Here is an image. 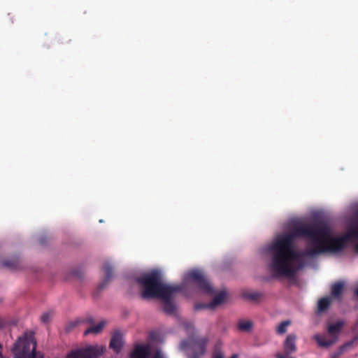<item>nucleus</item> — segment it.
I'll return each instance as SVG.
<instances>
[{
    "label": "nucleus",
    "instance_id": "obj_9",
    "mask_svg": "<svg viewBox=\"0 0 358 358\" xmlns=\"http://www.w3.org/2000/svg\"><path fill=\"white\" fill-rule=\"evenodd\" d=\"M151 349L148 344H136L130 352L129 358H149Z\"/></svg>",
    "mask_w": 358,
    "mask_h": 358
},
{
    "label": "nucleus",
    "instance_id": "obj_8",
    "mask_svg": "<svg viewBox=\"0 0 358 358\" xmlns=\"http://www.w3.org/2000/svg\"><path fill=\"white\" fill-rule=\"evenodd\" d=\"M183 287L182 285H174L173 287L170 289L169 294L166 297H159L164 302V311L169 315L174 314L176 310V306L174 303L171 301V299L173 294L178 292L182 290Z\"/></svg>",
    "mask_w": 358,
    "mask_h": 358
},
{
    "label": "nucleus",
    "instance_id": "obj_4",
    "mask_svg": "<svg viewBox=\"0 0 358 358\" xmlns=\"http://www.w3.org/2000/svg\"><path fill=\"white\" fill-rule=\"evenodd\" d=\"M36 342L32 332H26L15 343L13 353L15 358H43L41 355L36 357Z\"/></svg>",
    "mask_w": 358,
    "mask_h": 358
},
{
    "label": "nucleus",
    "instance_id": "obj_5",
    "mask_svg": "<svg viewBox=\"0 0 358 358\" xmlns=\"http://www.w3.org/2000/svg\"><path fill=\"white\" fill-rule=\"evenodd\" d=\"M185 283H192L196 285L197 288L203 294L213 295L215 292L210 282L205 277L203 273L199 270H192L187 272L185 275Z\"/></svg>",
    "mask_w": 358,
    "mask_h": 358
},
{
    "label": "nucleus",
    "instance_id": "obj_22",
    "mask_svg": "<svg viewBox=\"0 0 358 358\" xmlns=\"http://www.w3.org/2000/svg\"><path fill=\"white\" fill-rule=\"evenodd\" d=\"M41 320L42 322L43 323H48L50 322V313H44L41 317Z\"/></svg>",
    "mask_w": 358,
    "mask_h": 358
},
{
    "label": "nucleus",
    "instance_id": "obj_2",
    "mask_svg": "<svg viewBox=\"0 0 358 358\" xmlns=\"http://www.w3.org/2000/svg\"><path fill=\"white\" fill-rule=\"evenodd\" d=\"M136 282L143 287L141 297L143 299L166 297L174 286L163 283L161 272L156 269L141 275L136 278Z\"/></svg>",
    "mask_w": 358,
    "mask_h": 358
},
{
    "label": "nucleus",
    "instance_id": "obj_18",
    "mask_svg": "<svg viewBox=\"0 0 358 358\" xmlns=\"http://www.w3.org/2000/svg\"><path fill=\"white\" fill-rule=\"evenodd\" d=\"M243 296L250 301H257L263 298L264 294L258 292H248L244 293Z\"/></svg>",
    "mask_w": 358,
    "mask_h": 358
},
{
    "label": "nucleus",
    "instance_id": "obj_15",
    "mask_svg": "<svg viewBox=\"0 0 358 358\" xmlns=\"http://www.w3.org/2000/svg\"><path fill=\"white\" fill-rule=\"evenodd\" d=\"M252 327V322L250 320H240L237 323V328L241 331H249Z\"/></svg>",
    "mask_w": 358,
    "mask_h": 358
},
{
    "label": "nucleus",
    "instance_id": "obj_7",
    "mask_svg": "<svg viewBox=\"0 0 358 358\" xmlns=\"http://www.w3.org/2000/svg\"><path fill=\"white\" fill-rule=\"evenodd\" d=\"M103 353V349L99 347L90 346L70 352L67 358H98Z\"/></svg>",
    "mask_w": 358,
    "mask_h": 358
},
{
    "label": "nucleus",
    "instance_id": "obj_17",
    "mask_svg": "<svg viewBox=\"0 0 358 358\" xmlns=\"http://www.w3.org/2000/svg\"><path fill=\"white\" fill-rule=\"evenodd\" d=\"M343 286V283L341 282L334 283L331 288L332 296L334 297H339L342 294Z\"/></svg>",
    "mask_w": 358,
    "mask_h": 358
},
{
    "label": "nucleus",
    "instance_id": "obj_24",
    "mask_svg": "<svg viewBox=\"0 0 358 358\" xmlns=\"http://www.w3.org/2000/svg\"><path fill=\"white\" fill-rule=\"evenodd\" d=\"M213 358H223V357L220 352H217L213 356Z\"/></svg>",
    "mask_w": 358,
    "mask_h": 358
},
{
    "label": "nucleus",
    "instance_id": "obj_25",
    "mask_svg": "<svg viewBox=\"0 0 358 358\" xmlns=\"http://www.w3.org/2000/svg\"><path fill=\"white\" fill-rule=\"evenodd\" d=\"M87 321L89 323L92 324L93 322V319L92 317H90V318H88Z\"/></svg>",
    "mask_w": 358,
    "mask_h": 358
},
{
    "label": "nucleus",
    "instance_id": "obj_14",
    "mask_svg": "<svg viewBox=\"0 0 358 358\" xmlns=\"http://www.w3.org/2000/svg\"><path fill=\"white\" fill-rule=\"evenodd\" d=\"M105 324H106V322L101 321L99 323H98L96 325L92 326V327H89L88 329H87L84 332V335L86 336V335L90 334H99L102 331Z\"/></svg>",
    "mask_w": 358,
    "mask_h": 358
},
{
    "label": "nucleus",
    "instance_id": "obj_13",
    "mask_svg": "<svg viewBox=\"0 0 358 358\" xmlns=\"http://www.w3.org/2000/svg\"><path fill=\"white\" fill-rule=\"evenodd\" d=\"M354 340L350 341L341 345L336 352L331 354V358H339L348 348L353 345Z\"/></svg>",
    "mask_w": 358,
    "mask_h": 358
},
{
    "label": "nucleus",
    "instance_id": "obj_3",
    "mask_svg": "<svg viewBox=\"0 0 358 358\" xmlns=\"http://www.w3.org/2000/svg\"><path fill=\"white\" fill-rule=\"evenodd\" d=\"M208 343L207 336L194 334L186 340H182L180 348L186 353L188 358H201L206 354Z\"/></svg>",
    "mask_w": 358,
    "mask_h": 358
},
{
    "label": "nucleus",
    "instance_id": "obj_26",
    "mask_svg": "<svg viewBox=\"0 0 358 358\" xmlns=\"http://www.w3.org/2000/svg\"><path fill=\"white\" fill-rule=\"evenodd\" d=\"M230 358H238V355L234 354L231 355V357Z\"/></svg>",
    "mask_w": 358,
    "mask_h": 358
},
{
    "label": "nucleus",
    "instance_id": "obj_20",
    "mask_svg": "<svg viewBox=\"0 0 358 358\" xmlns=\"http://www.w3.org/2000/svg\"><path fill=\"white\" fill-rule=\"evenodd\" d=\"M290 324V321L285 320L282 322L277 327V333L282 334L287 331V327Z\"/></svg>",
    "mask_w": 358,
    "mask_h": 358
},
{
    "label": "nucleus",
    "instance_id": "obj_1",
    "mask_svg": "<svg viewBox=\"0 0 358 358\" xmlns=\"http://www.w3.org/2000/svg\"><path fill=\"white\" fill-rule=\"evenodd\" d=\"M350 239L358 240V223L341 237L334 236L330 227L323 222L296 224L269 246V269L273 277L291 278L304 266L306 257L341 252Z\"/></svg>",
    "mask_w": 358,
    "mask_h": 358
},
{
    "label": "nucleus",
    "instance_id": "obj_6",
    "mask_svg": "<svg viewBox=\"0 0 358 358\" xmlns=\"http://www.w3.org/2000/svg\"><path fill=\"white\" fill-rule=\"evenodd\" d=\"M344 326L343 321H338L336 323L329 325L327 329L329 337L327 338L325 334H315L313 339L316 341L318 346L321 348H329L334 345L338 340V334Z\"/></svg>",
    "mask_w": 358,
    "mask_h": 358
},
{
    "label": "nucleus",
    "instance_id": "obj_12",
    "mask_svg": "<svg viewBox=\"0 0 358 358\" xmlns=\"http://www.w3.org/2000/svg\"><path fill=\"white\" fill-rule=\"evenodd\" d=\"M226 297V292L225 291H221L218 294H217L213 300L209 303L210 309H213L216 306L222 304Z\"/></svg>",
    "mask_w": 358,
    "mask_h": 358
},
{
    "label": "nucleus",
    "instance_id": "obj_10",
    "mask_svg": "<svg viewBox=\"0 0 358 358\" xmlns=\"http://www.w3.org/2000/svg\"><path fill=\"white\" fill-rule=\"evenodd\" d=\"M102 269L105 273V276L103 280L99 285V289L102 290L104 289L108 284L111 281L113 278V267L108 262H104L102 266Z\"/></svg>",
    "mask_w": 358,
    "mask_h": 358
},
{
    "label": "nucleus",
    "instance_id": "obj_16",
    "mask_svg": "<svg viewBox=\"0 0 358 358\" xmlns=\"http://www.w3.org/2000/svg\"><path fill=\"white\" fill-rule=\"evenodd\" d=\"M330 303H331V300L329 298L324 297V298L320 299L318 301V303H317L318 311L320 313L326 311L329 308Z\"/></svg>",
    "mask_w": 358,
    "mask_h": 358
},
{
    "label": "nucleus",
    "instance_id": "obj_19",
    "mask_svg": "<svg viewBox=\"0 0 358 358\" xmlns=\"http://www.w3.org/2000/svg\"><path fill=\"white\" fill-rule=\"evenodd\" d=\"M20 265V261L17 258L5 260L2 262V266L10 269H17Z\"/></svg>",
    "mask_w": 358,
    "mask_h": 358
},
{
    "label": "nucleus",
    "instance_id": "obj_21",
    "mask_svg": "<svg viewBox=\"0 0 358 358\" xmlns=\"http://www.w3.org/2000/svg\"><path fill=\"white\" fill-rule=\"evenodd\" d=\"M208 305H209V303H197L194 305V309L196 310H200L206 309V308L210 309V306Z\"/></svg>",
    "mask_w": 358,
    "mask_h": 358
},
{
    "label": "nucleus",
    "instance_id": "obj_11",
    "mask_svg": "<svg viewBox=\"0 0 358 358\" xmlns=\"http://www.w3.org/2000/svg\"><path fill=\"white\" fill-rule=\"evenodd\" d=\"M122 346L123 341L122 334L120 332L116 331L110 338L109 347L115 353H119L122 350Z\"/></svg>",
    "mask_w": 358,
    "mask_h": 358
},
{
    "label": "nucleus",
    "instance_id": "obj_23",
    "mask_svg": "<svg viewBox=\"0 0 358 358\" xmlns=\"http://www.w3.org/2000/svg\"><path fill=\"white\" fill-rule=\"evenodd\" d=\"M152 358H166V357L160 350H157Z\"/></svg>",
    "mask_w": 358,
    "mask_h": 358
},
{
    "label": "nucleus",
    "instance_id": "obj_27",
    "mask_svg": "<svg viewBox=\"0 0 358 358\" xmlns=\"http://www.w3.org/2000/svg\"><path fill=\"white\" fill-rule=\"evenodd\" d=\"M0 358H3V355H2L1 352H0Z\"/></svg>",
    "mask_w": 358,
    "mask_h": 358
}]
</instances>
